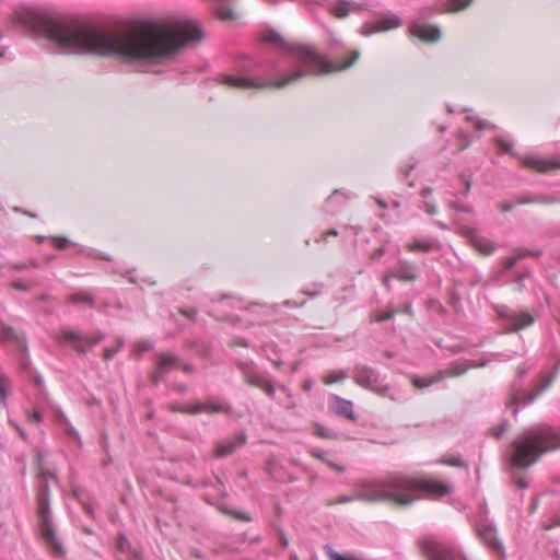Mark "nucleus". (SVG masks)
Here are the masks:
<instances>
[{
	"instance_id": "nucleus-16",
	"label": "nucleus",
	"mask_w": 560,
	"mask_h": 560,
	"mask_svg": "<svg viewBox=\"0 0 560 560\" xmlns=\"http://www.w3.org/2000/svg\"><path fill=\"white\" fill-rule=\"evenodd\" d=\"M393 277L401 281H415L418 278L417 267L406 260H399L396 268L392 271Z\"/></svg>"
},
{
	"instance_id": "nucleus-53",
	"label": "nucleus",
	"mask_w": 560,
	"mask_h": 560,
	"mask_svg": "<svg viewBox=\"0 0 560 560\" xmlns=\"http://www.w3.org/2000/svg\"><path fill=\"white\" fill-rule=\"evenodd\" d=\"M516 203L513 202H505L500 206L502 212H508L512 210L515 207Z\"/></svg>"
},
{
	"instance_id": "nucleus-44",
	"label": "nucleus",
	"mask_w": 560,
	"mask_h": 560,
	"mask_svg": "<svg viewBox=\"0 0 560 560\" xmlns=\"http://www.w3.org/2000/svg\"><path fill=\"white\" fill-rule=\"evenodd\" d=\"M104 336L102 334H96L95 336L89 338L86 340L89 347H93L100 343L103 340Z\"/></svg>"
},
{
	"instance_id": "nucleus-47",
	"label": "nucleus",
	"mask_w": 560,
	"mask_h": 560,
	"mask_svg": "<svg viewBox=\"0 0 560 560\" xmlns=\"http://www.w3.org/2000/svg\"><path fill=\"white\" fill-rule=\"evenodd\" d=\"M384 253H385V248L378 247L372 253L371 258L374 260L380 259L384 255Z\"/></svg>"
},
{
	"instance_id": "nucleus-46",
	"label": "nucleus",
	"mask_w": 560,
	"mask_h": 560,
	"mask_svg": "<svg viewBox=\"0 0 560 560\" xmlns=\"http://www.w3.org/2000/svg\"><path fill=\"white\" fill-rule=\"evenodd\" d=\"M180 314H183L184 316L190 318V319H195L196 316H197V310L196 308H189V310H185V308H182L180 311Z\"/></svg>"
},
{
	"instance_id": "nucleus-33",
	"label": "nucleus",
	"mask_w": 560,
	"mask_h": 560,
	"mask_svg": "<svg viewBox=\"0 0 560 560\" xmlns=\"http://www.w3.org/2000/svg\"><path fill=\"white\" fill-rule=\"evenodd\" d=\"M152 349V343L150 341L143 340L139 341L135 345L133 354L139 358L142 353L150 351Z\"/></svg>"
},
{
	"instance_id": "nucleus-24",
	"label": "nucleus",
	"mask_w": 560,
	"mask_h": 560,
	"mask_svg": "<svg viewBox=\"0 0 560 560\" xmlns=\"http://www.w3.org/2000/svg\"><path fill=\"white\" fill-rule=\"evenodd\" d=\"M400 23V19L397 15H386L376 22L375 31L382 32L393 30L398 27Z\"/></svg>"
},
{
	"instance_id": "nucleus-9",
	"label": "nucleus",
	"mask_w": 560,
	"mask_h": 560,
	"mask_svg": "<svg viewBox=\"0 0 560 560\" xmlns=\"http://www.w3.org/2000/svg\"><path fill=\"white\" fill-rule=\"evenodd\" d=\"M499 315L505 320L506 325H509L510 331H518L533 325L535 322L534 315L527 312H500Z\"/></svg>"
},
{
	"instance_id": "nucleus-7",
	"label": "nucleus",
	"mask_w": 560,
	"mask_h": 560,
	"mask_svg": "<svg viewBox=\"0 0 560 560\" xmlns=\"http://www.w3.org/2000/svg\"><path fill=\"white\" fill-rule=\"evenodd\" d=\"M418 546L429 560H466L459 550L443 545L434 536L420 538Z\"/></svg>"
},
{
	"instance_id": "nucleus-6",
	"label": "nucleus",
	"mask_w": 560,
	"mask_h": 560,
	"mask_svg": "<svg viewBox=\"0 0 560 560\" xmlns=\"http://www.w3.org/2000/svg\"><path fill=\"white\" fill-rule=\"evenodd\" d=\"M353 380L359 386L369 389L381 397H388L394 401L401 398L399 393L393 390L388 384L384 383V378L377 371L368 365H355L353 369Z\"/></svg>"
},
{
	"instance_id": "nucleus-8",
	"label": "nucleus",
	"mask_w": 560,
	"mask_h": 560,
	"mask_svg": "<svg viewBox=\"0 0 560 560\" xmlns=\"http://www.w3.org/2000/svg\"><path fill=\"white\" fill-rule=\"evenodd\" d=\"M551 382V377L546 378L541 385H539L535 390L525 396L522 395L521 384L514 382L511 388L510 401L508 404L509 407H513V416L517 415V405H528L533 402L544 390H546L550 386Z\"/></svg>"
},
{
	"instance_id": "nucleus-26",
	"label": "nucleus",
	"mask_w": 560,
	"mask_h": 560,
	"mask_svg": "<svg viewBox=\"0 0 560 560\" xmlns=\"http://www.w3.org/2000/svg\"><path fill=\"white\" fill-rule=\"evenodd\" d=\"M67 301L72 304L86 303L91 307H94V305H95L94 296L91 293H89L88 291H79V292L72 293L68 296Z\"/></svg>"
},
{
	"instance_id": "nucleus-59",
	"label": "nucleus",
	"mask_w": 560,
	"mask_h": 560,
	"mask_svg": "<svg viewBox=\"0 0 560 560\" xmlns=\"http://www.w3.org/2000/svg\"><path fill=\"white\" fill-rule=\"evenodd\" d=\"M328 466L331 467L332 469L337 470L338 472H342L345 471V468L340 465H337L332 462H327Z\"/></svg>"
},
{
	"instance_id": "nucleus-20",
	"label": "nucleus",
	"mask_w": 560,
	"mask_h": 560,
	"mask_svg": "<svg viewBox=\"0 0 560 560\" xmlns=\"http://www.w3.org/2000/svg\"><path fill=\"white\" fill-rule=\"evenodd\" d=\"M248 384L262 389L269 397L273 398L276 389L272 383L265 376L256 374L248 378Z\"/></svg>"
},
{
	"instance_id": "nucleus-52",
	"label": "nucleus",
	"mask_w": 560,
	"mask_h": 560,
	"mask_svg": "<svg viewBox=\"0 0 560 560\" xmlns=\"http://www.w3.org/2000/svg\"><path fill=\"white\" fill-rule=\"evenodd\" d=\"M556 526H560V514L559 515H556L552 520V523L549 524V525H546L545 528L546 529H551L552 527H556Z\"/></svg>"
},
{
	"instance_id": "nucleus-49",
	"label": "nucleus",
	"mask_w": 560,
	"mask_h": 560,
	"mask_svg": "<svg viewBox=\"0 0 560 560\" xmlns=\"http://www.w3.org/2000/svg\"><path fill=\"white\" fill-rule=\"evenodd\" d=\"M476 128L478 130H483V129H487V128H494V127L490 122H488V121L478 120L477 124H476Z\"/></svg>"
},
{
	"instance_id": "nucleus-48",
	"label": "nucleus",
	"mask_w": 560,
	"mask_h": 560,
	"mask_svg": "<svg viewBox=\"0 0 560 560\" xmlns=\"http://www.w3.org/2000/svg\"><path fill=\"white\" fill-rule=\"evenodd\" d=\"M394 278L393 277V272H387L384 275L383 277V284L385 285V288L387 290H390V279Z\"/></svg>"
},
{
	"instance_id": "nucleus-22",
	"label": "nucleus",
	"mask_w": 560,
	"mask_h": 560,
	"mask_svg": "<svg viewBox=\"0 0 560 560\" xmlns=\"http://www.w3.org/2000/svg\"><path fill=\"white\" fill-rule=\"evenodd\" d=\"M445 378V374H440L439 372L433 374L432 376L430 377H419L417 375H411L410 376V382L412 383V385L418 388V389H422V388H425V387H429L435 383H439L441 382L442 380Z\"/></svg>"
},
{
	"instance_id": "nucleus-29",
	"label": "nucleus",
	"mask_w": 560,
	"mask_h": 560,
	"mask_svg": "<svg viewBox=\"0 0 560 560\" xmlns=\"http://www.w3.org/2000/svg\"><path fill=\"white\" fill-rule=\"evenodd\" d=\"M472 0H448L447 10L451 12L462 11L470 5Z\"/></svg>"
},
{
	"instance_id": "nucleus-51",
	"label": "nucleus",
	"mask_w": 560,
	"mask_h": 560,
	"mask_svg": "<svg viewBox=\"0 0 560 560\" xmlns=\"http://www.w3.org/2000/svg\"><path fill=\"white\" fill-rule=\"evenodd\" d=\"M30 420L32 422H35V423H39L42 422L43 420V417H42V413L39 411H34L31 416H30Z\"/></svg>"
},
{
	"instance_id": "nucleus-55",
	"label": "nucleus",
	"mask_w": 560,
	"mask_h": 560,
	"mask_svg": "<svg viewBox=\"0 0 560 560\" xmlns=\"http://www.w3.org/2000/svg\"><path fill=\"white\" fill-rule=\"evenodd\" d=\"M558 200H556L553 197H549V196L541 197V198L537 199V202H542V203H555Z\"/></svg>"
},
{
	"instance_id": "nucleus-32",
	"label": "nucleus",
	"mask_w": 560,
	"mask_h": 560,
	"mask_svg": "<svg viewBox=\"0 0 560 560\" xmlns=\"http://www.w3.org/2000/svg\"><path fill=\"white\" fill-rule=\"evenodd\" d=\"M533 253L529 250H520L515 257H511L505 260L504 269L510 270L512 269L518 259L526 257L527 255H532Z\"/></svg>"
},
{
	"instance_id": "nucleus-11",
	"label": "nucleus",
	"mask_w": 560,
	"mask_h": 560,
	"mask_svg": "<svg viewBox=\"0 0 560 560\" xmlns=\"http://www.w3.org/2000/svg\"><path fill=\"white\" fill-rule=\"evenodd\" d=\"M478 533L487 547L495 552L500 558L505 557V551L502 542L497 539V530L491 524H482L478 527Z\"/></svg>"
},
{
	"instance_id": "nucleus-5",
	"label": "nucleus",
	"mask_w": 560,
	"mask_h": 560,
	"mask_svg": "<svg viewBox=\"0 0 560 560\" xmlns=\"http://www.w3.org/2000/svg\"><path fill=\"white\" fill-rule=\"evenodd\" d=\"M38 477L40 479V487L37 492V513L39 518V528L42 537L54 557H63L66 550L62 544L56 536V532L52 525L50 508H49V487L48 480L55 479V475L49 470L42 467V457L38 456Z\"/></svg>"
},
{
	"instance_id": "nucleus-54",
	"label": "nucleus",
	"mask_w": 560,
	"mask_h": 560,
	"mask_svg": "<svg viewBox=\"0 0 560 560\" xmlns=\"http://www.w3.org/2000/svg\"><path fill=\"white\" fill-rule=\"evenodd\" d=\"M234 516L240 520V521H244V522H249L250 521V517L245 514V513H242V512H235L234 513Z\"/></svg>"
},
{
	"instance_id": "nucleus-64",
	"label": "nucleus",
	"mask_w": 560,
	"mask_h": 560,
	"mask_svg": "<svg viewBox=\"0 0 560 560\" xmlns=\"http://www.w3.org/2000/svg\"><path fill=\"white\" fill-rule=\"evenodd\" d=\"M432 191H433V190H432V188H431V187H425V188L422 190L421 195H422V197H428L429 195H431V194H432Z\"/></svg>"
},
{
	"instance_id": "nucleus-10",
	"label": "nucleus",
	"mask_w": 560,
	"mask_h": 560,
	"mask_svg": "<svg viewBox=\"0 0 560 560\" xmlns=\"http://www.w3.org/2000/svg\"><path fill=\"white\" fill-rule=\"evenodd\" d=\"M185 412L189 415H197L201 412L206 413H230L231 407L226 402L220 400H207L203 402H197L186 406Z\"/></svg>"
},
{
	"instance_id": "nucleus-15",
	"label": "nucleus",
	"mask_w": 560,
	"mask_h": 560,
	"mask_svg": "<svg viewBox=\"0 0 560 560\" xmlns=\"http://www.w3.org/2000/svg\"><path fill=\"white\" fill-rule=\"evenodd\" d=\"M411 34L425 42H438L441 37V32L438 26L415 23L410 30Z\"/></svg>"
},
{
	"instance_id": "nucleus-2",
	"label": "nucleus",
	"mask_w": 560,
	"mask_h": 560,
	"mask_svg": "<svg viewBox=\"0 0 560 560\" xmlns=\"http://www.w3.org/2000/svg\"><path fill=\"white\" fill-rule=\"evenodd\" d=\"M262 40L267 44L276 45L291 55L293 57L294 68L290 72L276 79L262 80L254 77L221 74L218 78L219 82L229 88L240 90L264 89L267 86L282 89L305 75L345 70L351 67L360 56L358 50H351L346 61H330L310 47L287 43L284 38L273 30L266 31L262 35Z\"/></svg>"
},
{
	"instance_id": "nucleus-31",
	"label": "nucleus",
	"mask_w": 560,
	"mask_h": 560,
	"mask_svg": "<svg viewBox=\"0 0 560 560\" xmlns=\"http://www.w3.org/2000/svg\"><path fill=\"white\" fill-rule=\"evenodd\" d=\"M10 385H11V382L7 376H4V375L0 376V404L5 402Z\"/></svg>"
},
{
	"instance_id": "nucleus-58",
	"label": "nucleus",
	"mask_w": 560,
	"mask_h": 560,
	"mask_svg": "<svg viewBox=\"0 0 560 560\" xmlns=\"http://www.w3.org/2000/svg\"><path fill=\"white\" fill-rule=\"evenodd\" d=\"M528 372V368L526 365H522L517 369V376L522 378Z\"/></svg>"
},
{
	"instance_id": "nucleus-23",
	"label": "nucleus",
	"mask_w": 560,
	"mask_h": 560,
	"mask_svg": "<svg viewBox=\"0 0 560 560\" xmlns=\"http://www.w3.org/2000/svg\"><path fill=\"white\" fill-rule=\"evenodd\" d=\"M1 336L3 341L15 342L18 346L23 347L25 345V337L18 334L13 327L9 325H2Z\"/></svg>"
},
{
	"instance_id": "nucleus-50",
	"label": "nucleus",
	"mask_w": 560,
	"mask_h": 560,
	"mask_svg": "<svg viewBox=\"0 0 560 560\" xmlns=\"http://www.w3.org/2000/svg\"><path fill=\"white\" fill-rule=\"evenodd\" d=\"M424 210H425V212H427V213H429V214H431V215H433V214H435V213H436V207H435V205L430 203V202H425V203H424Z\"/></svg>"
},
{
	"instance_id": "nucleus-37",
	"label": "nucleus",
	"mask_w": 560,
	"mask_h": 560,
	"mask_svg": "<svg viewBox=\"0 0 560 560\" xmlns=\"http://www.w3.org/2000/svg\"><path fill=\"white\" fill-rule=\"evenodd\" d=\"M51 241L58 249H66L70 245V241L67 237H52Z\"/></svg>"
},
{
	"instance_id": "nucleus-28",
	"label": "nucleus",
	"mask_w": 560,
	"mask_h": 560,
	"mask_svg": "<svg viewBox=\"0 0 560 560\" xmlns=\"http://www.w3.org/2000/svg\"><path fill=\"white\" fill-rule=\"evenodd\" d=\"M347 377H348V374L343 370L330 371L323 377V382L326 385H330V384H334L337 382H341V381L346 380Z\"/></svg>"
},
{
	"instance_id": "nucleus-21",
	"label": "nucleus",
	"mask_w": 560,
	"mask_h": 560,
	"mask_svg": "<svg viewBox=\"0 0 560 560\" xmlns=\"http://www.w3.org/2000/svg\"><path fill=\"white\" fill-rule=\"evenodd\" d=\"M439 243L435 240H415L406 244V249L408 252L420 250L423 253H428L432 249L439 248Z\"/></svg>"
},
{
	"instance_id": "nucleus-43",
	"label": "nucleus",
	"mask_w": 560,
	"mask_h": 560,
	"mask_svg": "<svg viewBox=\"0 0 560 560\" xmlns=\"http://www.w3.org/2000/svg\"><path fill=\"white\" fill-rule=\"evenodd\" d=\"M316 433H317V435H319L322 438H326V439H332L334 438V433L328 431L324 427H317L316 428Z\"/></svg>"
},
{
	"instance_id": "nucleus-40",
	"label": "nucleus",
	"mask_w": 560,
	"mask_h": 560,
	"mask_svg": "<svg viewBox=\"0 0 560 560\" xmlns=\"http://www.w3.org/2000/svg\"><path fill=\"white\" fill-rule=\"evenodd\" d=\"M353 500H355L354 495H353V497H350V495H341V497H338L337 499H335L334 501L329 502V504H330V505H334V504H343V503L352 502Z\"/></svg>"
},
{
	"instance_id": "nucleus-18",
	"label": "nucleus",
	"mask_w": 560,
	"mask_h": 560,
	"mask_svg": "<svg viewBox=\"0 0 560 560\" xmlns=\"http://www.w3.org/2000/svg\"><path fill=\"white\" fill-rule=\"evenodd\" d=\"M156 365L162 373H168L171 370L179 368L180 360L175 354L156 353Z\"/></svg>"
},
{
	"instance_id": "nucleus-45",
	"label": "nucleus",
	"mask_w": 560,
	"mask_h": 560,
	"mask_svg": "<svg viewBox=\"0 0 560 560\" xmlns=\"http://www.w3.org/2000/svg\"><path fill=\"white\" fill-rule=\"evenodd\" d=\"M394 314H395V311H387V312L381 313L377 315L376 320L377 322L388 320L394 316Z\"/></svg>"
},
{
	"instance_id": "nucleus-14",
	"label": "nucleus",
	"mask_w": 560,
	"mask_h": 560,
	"mask_svg": "<svg viewBox=\"0 0 560 560\" xmlns=\"http://www.w3.org/2000/svg\"><path fill=\"white\" fill-rule=\"evenodd\" d=\"M247 435L241 432L235 440H225L217 443L214 454L217 457H225L232 454L237 447L246 444Z\"/></svg>"
},
{
	"instance_id": "nucleus-60",
	"label": "nucleus",
	"mask_w": 560,
	"mask_h": 560,
	"mask_svg": "<svg viewBox=\"0 0 560 560\" xmlns=\"http://www.w3.org/2000/svg\"><path fill=\"white\" fill-rule=\"evenodd\" d=\"M280 542L283 548L288 547L289 540L283 533H280Z\"/></svg>"
},
{
	"instance_id": "nucleus-42",
	"label": "nucleus",
	"mask_w": 560,
	"mask_h": 560,
	"mask_svg": "<svg viewBox=\"0 0 560 560\" xmlns=\"http://www.w3.org/2000/svg\"><path fill=\"white\" fill-rule=\"evenodd\" d=\"M11 287L14 288L15 290H20V291H28L30 290V285L24 283L21 280L12 281Z\"/></svg>"
},
{
	"instance_id": "nucleus-56",
	"label": "nucleus",
	"mask_w": 560,
	"mask_h": 560,
	"mask_svg": "<svg viewBox=\"0 0 560 560\" xmlns=\"http://www.w3.org/2000/svg\"><path fill=\"white\" fill-rule=\"evenodd\" d=\"M515 485L521 488V489H525L528 487V483L527 481L524 479V478H518L515 480Z\"/></svg>"
},
{
	"instance_id": "nucleus-12",
	"label": "nucleus",
	"mask_w": 560,
	"mask_h": 560,
	"mask_svg": "<svg viewBox=\"0 0 560 560\" xmlns=\"http://www.w3.org/2000/svg\"><path fill=\"white\" fill-rule=\"evenodd\" d=\"M462 233L469 243L481 254L490 255L494 252L495 245L488 238L481 236L475 229L464 226Z\"/></svg>"
},
{
	"instance_id": "nucleus-36",
	"label": "nucleus",
	"mask_w": 560,
	"mask_h": 560,
	"mask_svg": "<svg viewBox=\"0 0 560 560\" xmlns=\"http://www.w3.org/2000/svg\"><path fill=\"white\" fill-rule=\"evenodd\" d=\"M124 345V341L122 340H118V346L116 348H106L104 349V360H110L118 351L119 349L122 347Z\"/></svg>"
},
{
	"instance_id": "nucleus-25",
	"label": "nucleus",
	"mask_w": 560,
	"mask_h": 560,
	"mask_svg": "<svg viewBox=\"0 0 560 560\" xmlns=\"http://www.w3.org/2000/svg\"><path fill=\"white\" fill-rule=\"evenodd\" d=\"M469 369H471L470 362L465 361L460 363H454L450 369L445 371H439V373L445 374V377H455L465 374Z\"/></svg>"
},
{
	"instance_id": "nucleus-27",
	"label": "nucleus",
	"mask_w": 560,
	"mask_h": 560,
	"mask_svg": "<svg viewBox=\"0 0 560 560\" xmlns=\"http://www.w3.org/2000/svg\"><path fill=\"white\" fill-rule=\"evenodd\" d=\"M62 339L65 341H67V342L75 343V350L79 353H84L85 352L83 338L78 332H74L72 330H63L62 331Z\"/></svg>"
},
{
	"instance_id": "nucleus-13",
	"label": "nucleus",
	"mask_w": 560,
	"mask_h": 560,
	"mask_svg": "<svg viewBox=\"0 0 560 560\" xmlns=\"http://www.w3.org/2000/svg\"><path fill=\"white\" fill-rule=\"evenodd\" d=\"M522 165L537 172H547L550 170H559L560 168V160L558 159H541L535 156H527L521 160Z\"/></svg>"
},
{
	"instance_id": "nucleus-38",
	"label": "nucleus",
	"mask_w": 560,
	"mask_h": 560,
	"mask_svg": "<svg viewBox=\"0 0 560 560\" xmlns=\"http://www.w3.org/2000/svg\"><path fill=\"white\" fill-rule=\"evenodd\" d=\"M117 547H118V549L120 551H126L127 549L130 548V542H129L128 538L125 535L120 534L118 536Z\"/></svg>"
},
{
	"instance_id": "nucleus-63",
	"label": "nucleus",
	"mask_w": 560,
	"mask_h": 560,
	"mask_svg": "<svg viewBox=\"0 0 560 560\" xmlns=\"http://www.w3.org/2000/svg\"><path fill=\"white\" fill-rule=\"evenodd\" d=\"M26 264L28 265V267H32V268H38V266H39L38 260H36V259H34V258H33V259H31V260H30L28 262H26Z\"/></svg>"
},
{
	"instance_id": "nucleus-62",
	"label": "nucleus",
	"mask_w": 560,
	"mask_h": 560,
	"mask_svg": "<svg viewBox=\"0 0 560 560\" xmlns=\"http://www.w3.org/2000/svg\"><path fill=\"white\" fill-rule=\"evenodd\" d=\"M470 187H471V182L469 179H466L465 180V190H464V195L467 196L469 190H470Z\"/></svg>"
},
{
	"instance_id": "nucleus-61",
	"label": "nucleus",
	"mask_w": 560,
	"mask_h": 560,
	"mask_svg": "<svg viewBox=\"0 0 560 560\" xmlns=\"http://www.w3.org/2000/svg\"><path fill=\"white\" fill-rule=\"evenodd\" d=\"M487 361H480V362H470L471 369L474 368H483L487 365Z\"/></svg>"
},
{
	"instance_id": "nucleus-4",
	"label": "nucleus",
	"mask_w": 560,
	"mask_h": 560,
	"mask_svg": "<svg viewBox=\"0 0 560 560\" xmlns=\"http://www.w3.org/2000/svg\"><path fill=\"white\" fill-rule=\"evenodd\" d=\"M512 447V465L528 468L544 454L560 447V434L547 425L532 427L514 440Z\"/></svg>"
},
{
	"instance_id": "nucleus-30",
	"label": "nucleus",
	"mask_w": 560,
	"mask_h": 560,
	"mask_svg": "<svg viewBox=\"0 0 560 560\" xmlns=\"http://www.w3.org/2000/svg\"><path fill=\"white\" fill-rule=\"evenodd\" d=\"M215 14L221 21H229L234 19V12L232 9L224 5H218L215 8Z\"/></svg>"
},
{
	"instance_id": "nucleus-39",
	"label": "nucleus",
	"mask_w": 560,
	"mask_h": 560,
	"mask_svg": "<svg viewBox=\"0 0 560 560\" xmlns=\"http://www.w3.org/2000/svg\"><path fill=\"white\" fill-rule=\"evenodd\" d=\"M443 463H445V464H447L450 466H454V467H463V466H465V464L462 460V458L456 457V456L446 457V458L443 459Z\"/></svg>"
},
{
	"instance_id": "nucleus-1",
	"label": "nucleus",
	"mask_w": 560,
	"mask_h": 560,
	"mask_svg": "<svg viewBox=\"0 0 560 560\" xmlns=\"http://www.w3.org/2000/svg\"><path fill=\"white\" fill-rule=\"evenodd\" d=\"M14 28L47 38L60 52L119 56L128 61L158 63L182 47L199 43L200 26L192 21L166 19L142 21L127 31L107 33L81 19L19 9L10 19Z\"/></svg>"
},
{
	"instance_id": "nucleus-19",
	"label": "nucleus",
	"mask_w": 560,
	"mask_h": 560,
	"mask_svg": "<svg viewBox=\"0 0 560 560\" xmlns=\"http://www.w3.org/2000/svg\"><path fill=\"white\" fill-rule=\"evenodd\" d=\"M335 412L338 416H342L347 419L354 420L353 405L352 401L335 396Z\"/></svg>"
},
{
	"instance_id": "nucleus-41",
	"label": "nucleus",
	"mask_w": 560,
	"mask_h": 560,
	"mask_svg": "<svg viewBox=\"0 0 560 560\" xmlns=\"http://www.w3.org/2000/svg\"><path fill=\"white\" fill-rule=\"evenodd\" d=\"M165 373H162V371L159 370L156 366V371L152 372L151 374V381L158 385L164 377Z\"/></svg>"
},
{
	"instance_id": "nucleus-35",
	"label": "nucleus",
	"mask_w": 560,
	"mask_h": 560,
	"mask_svg": "<svg viewBox=\"0 0 560 560\" xmlns=\"http://www.w3.org/2000/svg\"><path fill=\"white\" fill-rule=\"evenodd\" d=\"M494 142L499 150H501L502 152L510 153L513 156L515 155V153L512 150V144L505 141L503 138H495Z\"/></svg>"
},
{
	"instance_id": "nucleus-57",
	"label": "nucleus",
	"mask_w": 560,
	"mask_h": 560,
	"mask_svg": "<svg viewBox=\"0 0 560 560\" xmlns=\"http://www.w3.org/2000/svg\"><path fill=\"white\" fill-rule=\"evenodd\" d=\"M11 267L14 269V270H24V269H27L28 268V265L26 262H22V264H12Z\"/></svg>"
},
{
	"instance_id": "nucleus-17",
	"label": "nucleus",
	"mask_w": 560,
	"mask_h": 560,
	"mask_svg": "<svg viewBox=\"0 0 560 560\" xmlns=\"http://www.w3.org/2000/svg\"><path fill=\"white\" fill-rule=\"evenodd\" d=\"M362 9V4L348 0H340L335 4H330L329 12L338 19H343L348 16L350 12H357Z\"/></svg>"
},
{
	"instance_id": "nucleus-3",
	"label": "nucleus",
	"mask_w": 560,
	"mask_h": 560,
	"mask_svg": "<svg viewBox=\"0 0 560 560\" xmlns=\"http://www.w3.org/2000/svg\"><path fill=\"white\" fill-rule=\"evenodd\" d=\"M440 499L450 492L448 486L429 478H411L401 475L386 479L362 481L354 486L355 500L368 503L387 501L395 505H410L421 498Z\"/></svg>"
},
{
	"instance_id": "nucleus-34",
	"label": "nucleus",
	"mask_w": 560,
	"mask_h": 560,
	"mask_svg": "<svg viewBox=\"0 0 560 560\" xmlns=\"http://www.w3.org/2000/svg\"><path fill=\"white\" fill-rule=\"evenodd\" d=\"M509 428H510V423H509V421L505 420V421L501 422L500 424H498L497 427L491 428L490 432L493 436L499 439L503 435V433L505 431H508Z\"/></svg>"
}]
</instances>
